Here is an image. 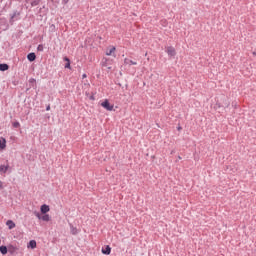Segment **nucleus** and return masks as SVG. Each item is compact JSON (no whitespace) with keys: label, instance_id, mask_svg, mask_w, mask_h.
Here are the masks:
<instances>
[{"label":"nucleus","instance_id":"31","mask_svg":"<svg viewBox=\"0 0 256 256\" xmlns=\"http://www.w3.org/2000/svg\"><path fill=\"white\" fill-rule=\"evenodd\" d=\"M82 79H87V74H83Z\"/></svg>","mask_w":256,"mask_h":256},{"label":"nucleus","instance_id":"24","mask_svg":"<svg viewBox=\"0 0 256 256\" xmlns=\"http://www.w3.org/2000/svg\"><path fill=\"white\" fill-rule=\"evenodd\" d=\"M44 49L45 48H44L43 44H39L38 47H37V51H39V52H43Z\"/></svg>","mask_w":256,"mask_h":256},{"label":"nucleus","instance_id":"12","mask_svg":"<svg viewBox=\"0 0 256 256\" xmlns=\"http://www.w3.org/2000/svg\"><path fill=\"white\" fill-rule=\"evenodd\" d=\"M124 65H137V62L129 59V58H125L124 59Z\"/></svg>","mask_w":256,"mask_h":256},{"label":"nucleus","instance_id":"10","mask_svg":"<svg viewBox=\"0 0 256 256\" xmlns=\"http://www.w3.org/2000/svg\"><path fill=\"white\" fill-rule=\"evenodd\" d=\"M16 251H17V246H13L12 244L8 246V253H10V255H15Z\"/></svg>","mask_w":256,"mask_h":256},{"label":"nucleus","instance_id":"13","mask_svg":"<svg viewBox=\"0 0 256 256\" xmlns=\"http://www.w3.org/2000/svg\"><path fill=\"white\" fill-rule=\"evenodd\" d=\"M0 253H1L2 255H7V253H8V247L5 246V245H1V246H0Z\"/></svg>","mask_w":256,"mask_h":256},{"label":"nucleus","instance_id":"3","mask_svg":"<svg viewBox=\"0 0 256 256\" xmlns=\"http://www.w3.org/2000/svg\"><path fill=\"white\" fill-rule=\"evenodd\" d=\"M166 53H167L168 57H175V55H177V51L175 50V47H173V46H168L166 48Z\"/></svg>","mask_w":256,"mask_h":256},{"label":"nucleus","instance_id":"34","mask_svg":"<svg viewBox=\"0 0 256 256\" xmlns=\"http://www.w3.org/2000/svg\"><path fill=\"white\" fill-rule=\"evenodd\" d=\"M252 55H253L254 57H256V50L252 53Z\"/></svg>","mask_w":256,"mask_h":256},{"label":"nucleus","instance_id":"2","mask_svg":"<svg viewBox=\"0 0 256 256\" xmlns=\"http://www.w3.org/2000/svg\"><path fill=\"white\" fill-rule=\"evenodd\" d=\"M101 107H103V109H106V111H113L114 109V105L111 104V102H109L108 99H105L102 103H101Z\"/></svg>","mask_w":256,"mask_h":256},{"label":"nucleus","instance_id":"22","mask_svg":"<svg viewBox=\"0 0 256 256\" xmlns=\"http://www.w3.org/2000/svg\"><path fill=\"white\" fill-rule=\"evenodd\" d=\"M64 69H70V71H71V69H73L71 67V62H66L65 65H64Z\"/></svg>","mask_w":256,"mask_h":256},{"label":"nucleus","instance_id":"28","mask_svg":"<svg viewBox=\"0 0 256 256\" xmlns=\"http://www.w3.org/2000/svg\"><path fill=\"white\" fill-rule=\"evenodd\" d=\"M69 3V0H62V5H67Z\"/></svg>","mask_w":256,"mask_h":256},{"label":"nucleus","instance_id":"4","mask_svg":"<svg viewBox=\"0 0 256 256\" xmlns=\"http://www.w3.org/2000/svg\"><path fill=\"white\" fill-rule=\"evenodd\" d=\"M49 211H51V208L49 207V205H47V204L41 205L40 213H42V215L49 213Z\"/></svg>","mask_w":256,"mask_h":256},{"label":"nucleus","instance_id":"32","mask_svg":"<svg viewBox=\"0 0 256 256\" xmlns=\"http://www.w3.org/2000/svg\"><path fill=\"white\" fill-rule=\"evenodd\" d=\"M0 189H3V182L0 180Z\"/></svg>","mask_w":256,"mask_h":256},{"label":"nucleus","instance_id":"25","mask_svg":"<svg viewBox=\"0 0 256 256\" xmlns=\"http://www.w3.org/2000/svg\"><path fill=\"white\" fill-rule=\"evenodd\" d=\"M34 215H35V217H37V219H40V220H41V218H42V216H43V215H41V213H39L38 211H35V212H34Z\"/></svg>","mask_w":256,"mask_h":256},{"label":"nucleus","instance_id":"9","mask_svg":"<svg viewBox=\"0 0 256 256\" xmlns=\"http://www.w3.org/2000/svg\"><path fill=\"white\" fill-rule=\"evenodd\" d=\"M70 233L72 235H79V229H77V227L73 226V224H70Z\"/></svg>","mask_w":256,"mask_h":256},{"label":"nucleus","instance_id":"19","mask_svg":"<svg viewBox=\"0 0 256 256\" xmlns=\"http://www.w3.org/2000/svg\"><path fill=\"white\" fill-rule=\"evenodd\" d=\"M43 0H32L31 1V7H37L39 3H41Z\"/></svg>","mask_w":256,"mask_h":256},{"label":"nucleus","instance_id":"23","mask_svg":"<svg viewBox=\"0 0 256 256\" xmlns=\"http://www.w3.org/2000/svg\"><path fill=\"white\" fill-rule=\"evenodd\" d=\"M109 61V59L107 58H103L102 59V67H107V62Z\"/></svg>","mask_w":256,"mask_h":256},{"label":"nucleus","instance_id":"30","mask_svg":"<svg viewBox=\"0 0 256 256\" xmlns=\"http://www.w3.org/2000/svg\"><path fill=\"white\" fill-rule=\"evenodd\" d=\"M46 111H51V105H48V106L46 107Z\"/></svg>","mask_w":256,"mask_h":256},{"label":"nucleus","instance_id":"21","mask_svg":"<svg viewBox=\"0 0 256 256\" xmlns=\"http://www.w3.org/2000/svg\"><path fill=\"white\" fill-rule=\"evenodd\" d=\"M29 83H30V85H32V87H35V84L37 83V80H35V78H30Z\"/></svg>","mask_w":256,"mask_h":256},{"label":"nucleus","instance_id":"15","mask_svg":"<svg viewBox=\"0 0 256 256\" xmlns=\"http://www.w3.org/2000/svg\"><path fill=\"white\" fill-rule=\"evenodd\" d=\"M0 71H9V64L1 63L0 64Z\"/></svg>","mask_w":256,"mask_h":256},{"label":"nucleus","instance_id":"14","mask_svg":"<svg viewBox=\"0 0 256 256\" xmlns=\"http://www.w3.org/2000/svg\"><path fill=\"white\" fill-rule=\"evenodd\" d=\"M6 225L8 229H15V222L13 220H7Z\"/></svg>","mask_w":256,"mask_h":256},{"label":"nucleus","instance_id":"6","mask_svg":"<svg viewBox=\"0 0 256 256\" xmlns=\"http://www.w3.org/2000/svg\"><path fill=\"white\" fill-rule=\"evenodd\" d=\"M117 50V48L115 46H112L111 49L106 51V55L108 57H111V55H113V57H115V51Z\"/></svg>","mask_w":256,"mask_h":256},{"label":"nucleus","instance_id":"17","mask_svg":"<svg viewBox=\"0 0 256 256\" xmlns=\"http://www.w3.org/2000/svg\"><path fill=\"white\" fill-rule=\"evenodd\" d=\"M40 220L46 222L51 221V216H49V214H43Z\"/></svg>","mask_w":256,"mask_h":256},{"label":"nucleus","instance_id":"7","mask_svg":"<svg viewBox=\"0 0 256 256\" xmlns=\"http://www.w3.org/2000/svg\"><path fill=\"white\" fill-rule=\"evenodd\" d=\"M28 249H36L37 248V241L35 240H30L28 245H27Z\"/></svg>","mask_w":256,"mask_h":256},{"label":"nucleus","instance_id":"29","mask_svg":"<svg viewBox=\"0 0 256 256\" xmlns=\"http://www.w3.org/2000/svg\"><path fill=\"white\" fill-rule=\"evenodd\" d=\"M50 29H51V31H55V24H52V25L50 26Z\"/></svg>","mask_w":256,"mask_h":256},{"label":"nucleus","instance_id":"26","mask_svg":"<svg viewBox=\"0 0 256 256\" xmlns=\"http://www.w3.org/2000/svg\"><path fill=\"white\" fill-rule=\"evenodd\" d=\"M63 61H65L66 63H69V62H71V59H69V57L65 56L63 58Z\"/></svg>","mask_w":256,"mask_h":256},{"label":"nucleus","instance_id":"20","mask_svg":"<svg viewBox=\"0 0 256 256\" xmlns=\"http://www.w3.org/2000/svg\"><path fill=\"white\" fill-rule=\"evenodd\" d=\"M12 126L14 127V129H19V127H21V123H19V121H15L12 123Z\"/></svg>","mask_w":256,"mask_h":256},{"label":"nucleus","instance_id":"5","mask_svg":"<svg viewBox=\"0 0 256 256\" xmlns=\"http://www.w3.org/2000/svg\"><path fill=\"white\" fill-rule=\"evenodd\" d=\"M27 59L30 63H33L37 59V54L35 52H30L27 54Z\"/></svg>","mask_w":256,"mask_h":256},{"label":"nucleus","instance_id":"16","mask_svg":"<svg viewBox=\"0 0 256 256\" xmlns=\"http://www.w3.org/2000/svg\"><path fill=\"white\" fill-rule=\"evenodd\" d=\"M9 171V165H0V173H7Z\"/></svg>","mask_w":256,"mask_h":256},{"label":"nucleus","instance_id":"11","mask_svg":"<svg viewBox=\"0 0 256 256\" xmlns=\"http://www.w3.org/2000/svg\"><path fill=\"white\" fill-rule=\"evenodd\" d=\"M7 147V140L5 138L0 139V149L3 151Z\"/></svg>","mask_w":256,"mask_h":256},{"label":"nucleus","instance_id":"33","mask_svg":"<svg viewBox=\"0 0 256 256\" xmlns=\"http://www.w3.org/2000/svg\"><path fill=\"white\" fill-rule=\"evenodd\" d=\"M178 131H181V129H183L181 126L177 127Z\"/></svg>","mask_w":256,"mask_h":256},{"label":"nucleus","instance_id":"36","mask_svg":"<svg viewBox=\"0 0 256 256\" xmlns=\"http://www.w3.org/2000/svg\"><path fill=\"white\" fill-rule=\"evenodd\" d=\"M86 97H89V92H86Z\"/></svg>","mask_w":256,"mask_h":256},{"label":"nucleus","instance_id":"35","mask_svg":"<svg viewBox=\"0 0 256 256\" xmlns=\"http://www.w3.org/2000/svg\"><path fill=\"white\" fill-rule=\"evenodd\" d=\"M12 1H17L18 3H21V1H23V0H12Z\"/></svg>","mask_w":256,"mask_h":256},{"label":"nucleus","instance_id":"1","mask_svg":"<svg viewBox=\"0 0 256 256\" xmlns=\"http://www.w3.org/2000/svg\"><path fill=\"white\" fill-rule=\"evenodd\" d=\"M21 20V11L19 10H13V12L10 14L9 23L10 25H14L15 21Z\"/></svg>","mask_w":256,"mask_h":256},{"label":"nucleus","instance_id":"27","mask_svg":"<svg viewBox=\"0 0 256 256\" xmlns=\"http://www.w3.org/2000/svg\"><path fill=\"white\" fill-rule=\"evenodd\" d=\"M88 97H89L90 101H95V95L94 94H92V95H90Z\"/></svg>","mask_w":256,"mask_h":256},{"label":"nucleus","instance_id":"8","mask_svg":"<svg viewBox=\"0 0 256 256\" xmlns=\"http://www.w3.org/2000/svg\"><path fill=\"white\" fill-rule=\"evenodd\" d=\"M103 255H111V246L106 245L105 248H102Z\"/></svg>","mask_w":256,"mask_h":256},{"label":"nucleus","instance_id":"38","mask_svg":"<svg viewBox=\"0 0 256 256\" xmlns=\"http://www.w3.org/2000/svg\"><path fill=\"white\" fill-rule=\"evenodd\" d=\"M0 245H1V239H0Z\"/></svg>","mask_w":256,"mask_h":256},{"label":"nucleus","instance_id":"37","mask_svg":"<svg viewBox=\"0 0 256 256\" xmlns=\"http://www.w3.org/2000/svg\"><path fill=\"white\" fill-rule=\"evenodd\" d=\"M178 159H181V156H179Z\"/></svg>","mask_w":256,"mask_h":256},{"label":"nucleus","instance_id":"18","mask_svg":"<svg viewBox=\"0 0 256 256\" xmlns=\"http://www.w3.org/2000/svg\"><path fill=\"white\" fill-rule=\"evenodd\" d=\"M38 13L40 14V17L42 15H47V9L45 8V6L41 7Z\"/></svg>","mask_w":256,"mask_h":256}]
</instances>
